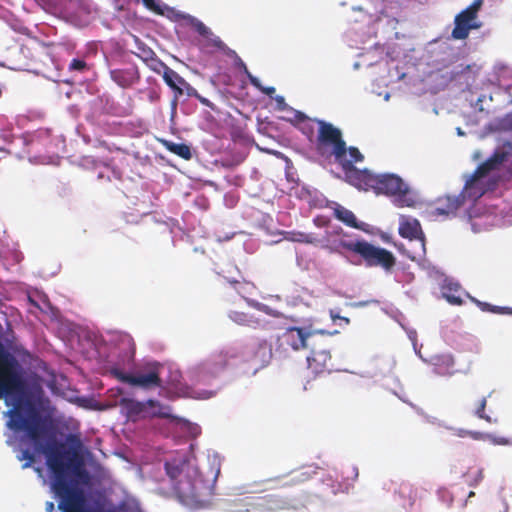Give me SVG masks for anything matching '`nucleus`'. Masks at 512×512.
<instances>
[{"mask_svg": "<svg viewBox=\"0 0 512 512\" xmlns=\"http://www.w3.org/2000/svg\"><path fill=\"white\" fill-rule=\"evenodd\" d=\"M299 241L305 242V243H316L318 242V239L314 237L312 234H300Z\"/></svg>", "mask_w": 512, "mask_h": 512, "instance_id": "39", "label": "nucleus"}, {"mask_svg": "<svg viewBox=\"0 0 512 512\" xmlns=\"http://www.w3.org/2000/svg\"><path fill=\"white\" fill-rule=\"evenodd\" d=\"M472 300L484 312H490L494 314H512V309L508 307L495 306L487 302H481L475 298H472Z\"/></svg>", "mask_w": 512, "mask_h": 512, "instance_id": "27", "label": "nucleus"}, {"mask_svg": "<svg viewBox=\"0 0 512 512\" xmlns=\"http://www.w3.org/2000/svg\"><path fill=\"white\" fill-rule=\"evenodd\" d=\"M69 71L85 72L89 69L88 64L82 59H72L68 66Z\"/></svg>", "mask_w": 512, "mask_h": 512, "instance_id": "33", "label": "nucleus"}, {"mask_svg": "<svg viewBox=\"0 0 512 512\" xmlns=\"http://www.w3.org/2000/svg\"><path fill=\"white\" fill-rule=\"evenodd\" d=\"M175 489H176V490H178V491H179V492H181V493H184V492L181 490V488H180V487H178V486H175Z\"/></svg>", "mask_w": 512, "mask_h": 512, "instance_id": "51", "label": "nucleus"}, {"mask_svg": "<svg viewBox=\"0 0 512 512\" xmlns=\"http://www.w3.org/2000/svg\"><path fill=\"white\" fill-rule=\"evenodd\" d=\"M340 246L349 251L354 253L355 255L360 257L359 262H355V264H364L366 267L368 266V263L373 257V254L375 253L378 246H375L371 244L370 242L361 239V240H342L340 242Z\"/></svg>", "mask_w": 512, "mask_h": 512, "instance_id": "14", "label": "nucleus"}, {"mask_svg": "<svg viewBox=\"0 0 512 512\" xmlns=\"http://www.w3.org/2000/svg\"><path fill=\"white\" fill-rule=\"evenodd\" d=\"M483 477L482 469L469 470L464 474L465 481L470 487H476L483 480Z\"/></svg>", "mask_w": 512, "mask_h": 512, "instance_id": "29", "label": "nucleus"}, {"mask_svg": "<svg viewBox=\"0 0 512 512\" xmlns=\"http://www.w3.org/2000/svg\"><path fill=\"white\" fill-rule=\"evenodd\" d=\"M465 196L463 193L457 196H444L439 197L435 202V207L432 210L433 216L451 217L455 216L458 209L464 204Z\"/></svg>", "mask_w": 512, "mask_h": 512, "instance_id": "15", "label": "nucleus"}, {"mask_svg": "<svg viewBox=\"0 0 512 512\" xmlns=\"http://www.w3.org/2000/svg\"><path fill=\"white\" fill-rule=\"evenodd\" d=\"M228 282H229L230 284H232V285H237V284H239V283H240V282H239L238 280H236V279H233V280L228 279Z\"/></svg>", "mask_w": 512, "mask_h": 512, "instance_id": "47", "label": "nucleus"}, {"mask_svg": "<svg viewBox=\"0 0 512 512\" xmlns=\"http://www.w3.org/2000/svg\"><path fill=\"white\" fill-rule=\"evenodd\" d=\"M372 190L377 195L394 197V204L397 207H413L415 205V200L409 195V186L396 174L376 175Z\"/></svg>", "mask_w": 512, "mask_h": 512, "instance_id": "5", "label": "nucleus"}, {"mask_svg": "<svg viewBox=\"0 0 512 512\" xmlns=\"http://www.w3.org/2000/svg\"><path fill=\"white\" fill-rule=\"evenodd\" d=\"M412 494H416V492L412 489V488H409V495L410 497L412 496Z\"/></svg>", "mask_w": 512, "mask_h": 512, "instance_id": "49", "label": "nucleus"}, {"mask_svg": "<svg viewBox=\"0 0 512 512\" xmlns=\"http://www.w3.org/2000/svg\"><path fill=\"white\" fill-rule=\"evenodd\" d=\"M483 5V0H474L466 9L455 16L454 28L451 36L455 40H465L471 30L480 29L482 23L478 21V12Z\"/></svg>", "mask_w": 512, "mask_h": 512, "instance_id": "9", "label": "nucleus"}, {"mask_svg": "<svg viewBox=\"0 0 512 512\" xmlns=\"http://www.w3.org/2000/svg\"><path fill=\"white\" fill-rule=\"evenodd\" d=\"M163 79L165 83L176 92L177 96L183 94L182 86L187 88L188 95H192V92H196L183 77L170 67H166V70L163 72Z\"/></svg>", "mask_w": 512, "mask_h": 512, "instance_id": "18", "label": "nucleus"}, {"mask_svg": "<svg viewBox=\"0 0 512 512\" xmlns=\"http://www.w3.org/2000/svg\"><path fill=\"white\" fill-rule=\"evenodd\" d=\"M333 334H336V331H333ZM330 335H332V333H330L329 335L323 336V339H326L325 337L330 336Z\"/></svg>", "mask_w": 512, "mask_h": 512, "instance_id": "52", "label": "nucleus"}, {"mask_svg": "<svg viewBox=\"0 0 512 512\" xmlns=\"http://www.w3.org/2000/svg\"><path fill=\"white\" fill-rule=\"evenodd\" d=\"M121 408L126 412L129 419L135 421L147 416L168 417L169 415L161 411L163 407L157 400L149 399L146 402H140L134 399L122 398L120 400Z\"/></svg>", "mask_w": 512, "mask_h": 512, "instance_id": "10", "label": "nucleus"}, {"mask_svg": "<svg viewBox=\"0 0 512 512\" xmlns=\"http://www.w3.org/2000/svg\"><path fill=\"white\" fill-rule=\"evenodd\" d=\"M67 441L69 443H71L72 445L76 446V447H80L81 446L80 439L77 436H75V435H69L68 438H67Z\"/></svg>", "mask_w": 512, "mask_h": 512, "instance_id": "42", "label": "nucleus"}, {"mask_svg": "<svg viewBox=\"0 0 512 512\" xmlns=\"http://www.w3.org/2000/svg\"><path fill=\"white\" fill-rule=\"evenodd\" d=\"M467 432H470V430L460 429V430H458L457 435H458L459 437H466V436H468V435H467Z\"/></svg>", "mask_w": 512, "mask_h": 512, "instance_id": "43", "label": "nucleus"}, {"mask_svg": "<svg viewBox=\"0 0 512 512\" xmlns=\"http://www.w3.org/2000/svg\"><path fill=\"white\" fill-rule=\"evenodd\" d=\"M18 459L20 461H25V463L22 465L24 469L31 467L36 460L35 454L29 449L21 450L20 455H18Z\"/></svg>", "mask_w": 512, "mask_h": 512, "instance_id": "31", "label": "nucleus"}, {"mask_svg": "<svg viewBox=\"0 0 512 512\" xmlns=\"http://www.w3.org/2000/svg\"><path fill=\"white\" fill-rule=\"evenodd\" d=\"M143 5L150 11L158 15H163L164 11L157 0H142Z\"/></svg>", "mask_w": 512, "mask_h": 512, "instance_id": "34", "label": "nucleus"}, {"mask_svg": "<svg viewBox=\"0 0 512 512\" xmlns=\"http://www.w3.org/2000/svg\"><path fill=\"white\" fill-rule=\"evenodd\" d=\"M276 102H277L279 105L284 104V103H285L284 97H282V96H278V97H276Z\"/></svg>", "mask_w": 512, "mask_h": 512, "instance_id": "45", "label": "nucleus"}, {"mask_svg": "<svg viewBox=\"0 0 512 512\" xmlns=\"http://www.w3.org/2000/svg\"><path fill=\"white\" fill-rule=\"evenodd\" d=\"M334 216L345 225L352 228H360L354 213L341 205L334 208Z\"/></svg>", "mask_w": 512, "mask_h": 512, "instance_id": "26", "label": "nucleus"}, {"mask_svg": "<svg viewBox=\"0 0 512 512\" xmlns=\"http://www.w3.org/2000/svg\"><path fill=\"white\" fill-rule=\"evenodd\" d=\"M271 355L269 344L263 340L257 344L232 347L220 351L212 355L208 365L212 372L223 370L229 365H248L255 373L269 363Z\"/></svg>", "mask_w": 512, "mask_h": 512, "instance_id": "2", "label": "nucleus"}, {"mask_svg": "<svg viewBox=\"0 0 512 512\" xmlns=\"http://www.w3.org/2000/svg\"><path fill=\"white\" fill-rule=\"evenodd\" d=\"M467 435L474 440H483L486 437V434L479 432V431H470V432H467Z\"/></svg>", "mask_w": 512, "mask_h": 512, "instance_id": "41", "label": "nucleus"}, {"mask_svg": "<svg viewBox=\"0 0 512 512\" xmlns=\"http://www.w3.org/2000/svg\"><path fill=\"white\" fill-rule=\"evenodd\" d=\"M443 295L446 298V300L452 305H461L463 303V300L461 299L460 296H456L454 294H449L446 292H444Z\"/></svg>", "mask_w": 512, "mask_h": 512, "instance_id": "37", "label": "nucleus"}, {"mask_svg": "<svg viewBox=\"0 0 512 512\" xmlns=\"http://www.w3.org/2000/svg\"><path fill=\"white\" fill-rule=\"evenodd\" d=\"M335 161L341 166L342 170L354 168V163L362 162L364 156L357 147L351 146L347 148L344 143V153L340 157H334Z\"/></svg>", "mask_w": 512, "mask_h": 512, "instance_id": "21", "label": "nucleus"}, {"mask_svg": "<svg viewBox=\"0 0 512 512\" xmlns=\"http://www.w3.org/2000/svg\"><path fill=\"white\" fill-rule=\"evenodd\" d=\"M330 317L333 321H336L337 319L344 321L346 324L350 323L349 318L340 316L339 313H337L335 310H330Z\"/></svg>", "mask_w": 512, "mask_h": 512, "instance_id": "40", "label": "nucleus"}, {"mask_svg": "<svg viewBox=\"0 0 512 512\" xmlns=\"http://www.w3.org/2000/svg\"><path fill=\"white\" fill-rule=\"evenodd\" d=\"M312 474L308 471H296L293 477L290 480L291 484H297L300 482H305L311 478Z\"/></svg>", "mask_w": 512, "mask_h": 512, "instance_id": "35", "label": "nucleus"}, {"mask_svg": "<svg viewBox=\"0 0 512 512\" xmlns=\"http://www.w3.org/2000/svg\"><path fill=\"white\" fill-rule=\"evenodd\" d=\"M307 350V367L313 374L330 373L334 370L330 345L323 336H318Z\"/></svg>", "mask_w": 512, "mask_h": 512, "instance_id": "8", "label": "nucleus"}, {"mask_svg": "<svg viewBox=\"0 0 512 512\" xmlns=\"http://www.w3.org/2000/svg\"><path fill=\"white\" fill-rule=\"evenodd\" d=\"M352 472H353L354 478H357L358 477V469L356 467H352Z\"/></svg>", "mask_w": 512, "mask_h": 512, "instance_id": "46", "label": "nucleus"}, {"mask_svg": "<svg viewBox=\"0 0 512 512\" xmlns=\"http://www.w3.org/2000/svg\"><path fill=\"white\" fill-rule=\"evenodd\" d=\"M316 123L318 124L315 143L317 154L325 159L340 157L344 153L345 143L341 130L324 120H316Z\"/></svg>", "mask_w": 512, "mask_h": 512, "instance_id": "6", "label": "nucleus"}, {"mask_svg": "<svg viewBox=\"0 0 512 512\" xmlns=\"http://www.w3.org/2000/svg\"><path fill=\"white\" fill-rule=\"evenodd\" d=\"M24 389V382L15 357L0 342V399L16 396Z\"/></svg>", "mask_w": 512, "mask_h": 512, "instance_id": "4", "label": "nucleus"}, {"mask_svg": "<svg viewBox=\"0 0 512 512\" xmlns=\"http://www.w3.org/2000/svg\"><path fill=\"white\" fill-rule=\"evenodd\" d=\"M343 172L345 181L355 188L364 191L373 189L376 174L371 173L369 170H360L354 167Z\"/></svg>", "mask_w": 512, "mask_h": 512, "instance_id": "16", "label": "nucleus"}, {"mask_svg": "<svg viewBox=\"0 0 512 512\" xmlns=\"http://www.w3.org/2000/svg\"><path fill=\"white\" fill-rule=\"evenodd\" d=\"M162 365L159 363H153L149 366V370L146 373H138L132 375L129 373L117 372L118 379L131 386H139L144 389H151L162 386L160 378V370Z\"/></svg>", "mask_w": 512, "mask_h": 512, "instance_id": "11", "label": "nucleus"}, {"mask_svg": "<svg viewBox=\"0 0 512 512\" xmlns=\"http://www.w3.org/2000/svg\"><path fill=\"white\" fill-rule=\"evenodd\" d=\"M255 88H257L258 90H260L262 93L272 97L273 94H275L276 92V89L275 87H264L261 85V83L259 82V86H254Z\"/></svg>", "mask_w": 512, "mask_h": 512, "instance_id": "38", "label": "nucleus"}, {"mask_svg": "<svg viewBox=\"0 0 512 512\" xmlns=\"http://www.w3.org/2000/svg\"><path fill=\"white\" fill-rule=\"evenodd\" d=\"M486 405H487V399H486V397H482L478 402V405L474 411V415L476 417H478L479 419L485 420L488 423H492L493 422L492 418L488 414L485 413Z\"/></svg>", "mask_w": 512, "mask_h": 512, "instance_id": "30", "label": "nucleus"}, {"mask_svg": "<svg viewBox=\"0 0 512 512\" xmlns=\"http://www.w3.org/2000/svg\"><path fill=\"white\" fill-rule=\"evenodd\" d=\"M473 496H475V493L473 491H470L469 494H468V498H471Z\"/></svg>", "mask_w": 512, "mask_h": 512, "instance_id": "50", "label": "nucleus"}, {"mask_svg": "<svg viewBox=\"0 0 512 512\" xmlns=\"http://www.w3.org/2000/svg\"><path fill=\"white\" fill-rule=\"evenodd\" d=\"M396 264V258L389 250L377 247L367 267H381L386 271L391 270Z\"/></svg>", "mask_w": 512, "mask_h": 512, "instance_id": "20", "label": "nucleus"}, {"mask_svg": "<svg viewBox=\"0 0 512 512\" xmlns=\"http://www.w3.org/2000/svg\"><path fill=\"white\" fill-rule=\"evenodd\" d=\"M48 45L36 37H30L26 43L10 48L8 61L14 70H28L32 63L38 60L39 54Z\"/></svg>", "mask_w": 512, "mask_h": 512, "instance_id": "7", "label": "nucleus"}, {"mask_svg": "<svg viewBox=\"0 0 512 512\" xmlns=\"http://www.w3.org/2000/svg\"><path fill=\"white\" fill-rule=\"evenodd\" d=\"M398 232L403 238L417 241L420 251L422 253L425 252V235L421 228V224L417 219L407 217L401 218Z\"/></svg>", "mask_w": 512, "mask_h": 512, "instance_id": "13", "label": "nucleus"}, {"mask_svg": "<svg viewBox=\"0 0 512 512\" xmlns=\"http://www.w3.org/2000/svg\"><path fill=\"white\" fill-rule=\"evenodd\" d=\"M498 163H499V161L497 159L490 158V159L486 160L485 162H483L482 164H480L476 168L474 173L469 177V179H467L465 186H464V191L470 192L476 186L477 182L481 178L485 177L486 175H488V173L490 171L495 169V167Z\"/></svg>", "mask_w": 512, "mask_h": 512, "instance_id": "19", "label": "nucleus"}, {"mask_svg": "<svg viewBox=\"0 0 512 512\" xmlns=\"http://www.w3.org/2000/svg\"><path fill=\"white\" fill-rule=\"evenodd\" d=\"M188 462L185 457L173 458L165 462V470L171 480H177L184 471Z\"/></svg>", "mask_w": 512, "mask_h": 512, "instance_id": "24", "label": "nucleus"}, {"mask_svg": "<svg viewBox=\"0 0 512 512\" xmlns=\"http://www.w3.org/2000/svg\"><path fill=\"white\" fill-rule=\"evenodd\" d=\"M181 18L186 21L199 35L205 38V47H213L222 51L225 55L235 54V51L230 49L218 36L199 19L189 14L181 15Z\"/></svg>", "mask_w": 512, "mask_h": 512, "instance_id": "12", "label": "nucleus"}, {"mask_svg": "<svg viewBox=\"0 0 512 512\" xmlns=\"http://www.w3.org/2000/svg\"><path fill=\"white\" fill-rule=\"evenodd\" d=\"M227 56L234 59L235 66L245 73V75L248 77L250 83L253 86H259V79L250 73L246 64L243 62V60L238 56L236 52L235 54Z\"/></svg>", "mask_w": 512, "mask_h": 512, "instance_id": "28", "label": "nucleus"}, {"mask_svg": "<svg viewBox=\"0 0 512 512\" xmlns=\"http://www.w3.org/2000/svg\"><path fill=\"white\" fill-rule=\"evenodd\" d=\"M110 77L120 87L128 88L139 82L140 73L136 66H131L125 69L111 70Z\"/></svg>", "mask_w": 512, "mask_h": 512, "instance_id": "17", "label": "nucleus"}, {"mask_svg": "<svg viewBox=\"0 0 512 512\" xmlns=\"http://www.w3.org/2000/svg\"><path fill=\"white\" fill-rule=\"evenodd\" d=\"M265 311H266L267 313L271 314V311H272V310H271L270 308H268L267 306H265ZM272 315L277 316V314H275V313H272Z\"/></svg>", "mask_w": 512, "mask_h": 512, "instance_id": "48", "label": "nucleus"}, {"mask_svg": "<svg viewBox=\"0 0 512 512\" xmlns=\"http://www.w3.org/2000/svg\"><path fill=\"white\" fill-rule=\"evenodd\" d=\"M146 64L158 74H163V72L166 70V67H168L156 55L149 62H146Z\"/></svg>", "mask_w": 512, "mask_h": 512, "instance_id": "32", "label": "nucleus"}, {"mask_svg": "<svg viewBox=\"0 0 512 512\" xmlns=\"http://www.w3.org/2000/svg\"><path fill=\"white\" fill-rule=\"evenodd\" d=\"M8 427L14 432H25L33 442L35 451L46 456V465L52 474V489L61 498L60 512H98L88 507L82 489L68 479L72 474L82 483L89 480L88 472L83 468L76 451L66 449L65 444L58 442L53 435L46 438V427L35 408L27 402L25 407L17 403L9 411Z\"/></svg>", "mask_w": 512, "mask_h": 512, "instance_id": "1", "label": "nucleus"}, {"mask_svg": "<svg viewBox=\"0 0 512 512\" xmlns=\"http://www.w3.org/2000/svg\"><path fill=\"white\" fill-rule=\"evenodd\" d=\"M229 318L238 325L247 326L253 329H264L267 324L264 320L242 311H231L229 313Z\"/></svg>", "mask_w": 512, "mask_h": 512, "instance_id": "22", "label": "nucleus"}, {"mask_svg": "<svg viewBox=\"0 0 512 512\" xmlns=\"http://www.w3.org/2000/svg\"><path fill=\"white\" fill-rule=\"evenodd\" d=\"M455 361L451 355H442L435 359L433 371L439 376H451L454 374Z\"/></svg>", "mask_w": 512, "mask_h": 512, "instance_id": "23", "label": "nucleus"}, {"mask_svg": "<svg viewBox=\"0 0 512 512\" xmlns=\"http://www.w3.org/2000/svg\"><path fill=\"white\" fill-rule=\"evenodd\" d=\"M139 52L136 55L141 58L145 63L149 62L156 54L155 52L147 47H139Z\"/></svg>", "mask_w": 512, "mask_h": 512, "instance_id": "36", "label": "nucleus"}, {"mask_svg": "<svg viewBox=\"0 0 512 512\" xmlns=\"http://www.w3.org/2000/svg\"><path fill=\"white\" fill-rule=\"evenodd\" d=\"M163 146L171 153L179 156L184 160H190L192 158V152L190 146L185 143H175L169 140L161 141Z\"/></svg>", "mask_w": 512, "mask_h": 512, "instance_id": "25", "label": "nucleus"}, {"mask_svg": "<svg viewBox=\"0 0 512 512\" xmlns=\"http://www.w3.org/2000/svg\"><path fill=\"white\" fill-rule=\"evenodd\" d=\"M330 332L310 327L292 326L286 328L276 340L275 351L286 356L289 352L307 350L318 336L329 335Z\"/></svg>", "mask_w": 512, "mask_h": 512, "instance_id": "3", "label": "nucleus"}, {"mask_svg": "<svg viewBox=\"0 0 512 512\" xmlns=\"http://www.w3.org/2000/svg\"><path fill=\"white\" fill-rule=\"evenodd\" d=\"M46 509H47L48 512H53V510H54V503L47 502Z\"/></svg>", "mask_w": 512, "mask_h": 512, "instance_id": "44", "label": "nucleus"}]
</instances>
